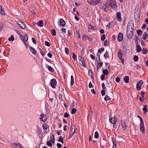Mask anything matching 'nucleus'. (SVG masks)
I'll use <instances>...</instances> for the list:
<instances>
[{"label": "nucleus", "instance_id": "41", "mask_svg": "<svg viewBox=\"0 0 148 148\" xmlns=\"http://www.w3.org/2000/svg\"><path fill=\"white\" fill-rule=\"evenodd\" d=\"M77 110L74 108H73L71 111V113L72 114H74L76 112Z\"/></svg>", "mask_w": 148, "mask_h": 148}, {"label": "nucleus", "instance_id": "20", "mask_svg": "<svg viewBox=\"0 0 148 148\" xmlns=\"http://www.w3.org/2000/svg\"><path fill=\"white\" fill-rule=\"evenodd\" d=\"M140 130L143 134H145V128L144 125H140Z\"/></svg>", "mask_w": 148, "mask_h": 148}, {"label": "nucleus", "instance_id": "23", "mask_svg": "<svg viewBox=\"0 0 148 148\" xmlns=\"http://www.w3.org/2000/svg\"><path fill=\"white\" fill-rule=\"evenodd\" d=\"M139 40V38L137 36H136L135 39V42L136 44V45H139L138 40Z\"/></svg>", "mask_w": 148, "mask_h": 148}, {"label": "nucleus", "instance_id": "7", "mask_svg": "<svg viewBox=\"0 0 148 148\" xmlns=\"http://www.w3.org/2000/svg\"><path fill=\"white\" fill-rule=\"evenodd\" d=\"M114 120L113 121V127L115 129L117 128L118 126V123L117 120L115 117H113Z\"/></svg>", "mask_w": 148, "mask_h": 148}, {"label": "nucleus", "instance_id": "6", "mask_svg": "<svg viewBox=\"0 0 148 148\" xmlns=\"http://www.w3.org/2000/svg\"><path fill=\"white\" fill-rule=\"evenodd\" d=\"M143 84V82L142 80L139 81L136 84V89L137 90H139L141 89V87Z\"/></svg>", "mask_w": 148, "mask_h": 148}, {"label": "nucleus", "instance_id": "15", "mask_svg": "<svg viewBox=\"0 0 148 148\" xmlns=\"http://www.w3.org/2000/svg\"><path fill=\"white\" fill-rule=\"evenodd\" d=\"M66 25L63 19H61L60 20V25L64 27Z\"/></svg>", "mask_w": 148, "mask_h": 148}, {"label": "nucleus", "instance_id": "16", "mask_svg": "<svg viewBox=\"0 0 148 148\" xmlns=\"http://www.w3.org/2000/svg\"><path fill=\"white\" fill-rule=\"evenodd\" d=\"M13 146L15 148H21L22 145L20 143H14Z\"/></svg>", "mask_w": 148, "mask_h": 148}, {"label": "nucleus", "instance_id": "27", "mask_svg": "<svg viewBox=\"0 0 148 148\" xmlns=\"http://www.w3.org/2000/svg\"><path fill=\"white\" fill-rule=\"evenodd\" d=\"M95 26H94L92 25H89V28L88 29V31H89V30L91 29H93L94 30L95 29Z\"/></svg>", "mask_w": 148, "mask_h": 148}, {"label": "nucleus", "instance_id": "25", "mask_svg": "<svg viewBox=\"0 0 148 148\" xmlns=\"http://www.w3.org/2000/svg\"><path fill=\"white\" fill-rule=\"evenodd\" d=\"M148 36V34L147 32H145L143 35L142 38L143 40H145Z\"/></svg>", "mask_w": 148, "mask_h": 148}, {"label": "nucleus", "instance_id": "5", "mask_svg": "<svg viewBox=\"0 0 148 148\" xmlns=\"http://www.w3.org/2000/svg\"><path fill=\"white\" fill-rule=\"evenodd\" d=\"M56 83V79L54 78L51 79L50 82L51 86L53 88H55Z\"/></svg>", "mask_w": 148, "mask_h": 148}, {"label": "nucleus", "instance_id": "8", "mask_svg": "<svg viewBox=\"0 0 148 148\" xmlns=\"http://www.w3.org/2000/svg\"><path fill=\"white\" fill-rule=\"evenodd\" d=\"M17 23L21 28L23 29H25V24L24 23L21 21H18L17 22Z\"/></svg>", "mask_w": 148, "mask_h": 148}, {"label": "nucleus", "instance_id": "11", "mask_svg": "<svg viewBox=\"0 0 148 148\" xmlns=\"http://www.w3.org/2000/svg\"><path fill=\"white\" fill-rule=\"evenodd\" d=\"M20 36L21 37V39L23 41H28V36L27 34H25L23 36L22 35H20Z\"/></svg>", "mask_w": 148, "mask_h": 148}, {"label": "nucleus", "instance_id": "29", "mask_svg": "<svg viewBox=\"0 0 148 148\" xmlns=\"http://www.w3.org/2000/svg\"><path fill=\"white\" fill-rule=\"evenodd\" d=\"M70 132H75V127L73 124L71 125Z\"/></svg>", "mask_w": 148, "mask_h": 148}, {"label": "nucleus", "instance_id": "2", "mask_svg": "<svg viewBox=\"0 0 148 148\" xmlns=\"http://www.w3.org/2000/svg\"><path fill=\"white\" fill-rule=\"evenodd\" d=\"M110 5L112 8L114 10H116L117 8L115 0H110Z\"/></svg>", "mask_w": 148, "mask_h": 148}, {"label": "nucleus", "instance_id": "12", "mask_svg": "<svg viewBox=\"0 0 148 148\" xmlns=\"http://www.w3.org/2000/svg\"><path fill=\"white\" fill-rule=\"evenodd\" d=\"M49 141L51 142L53 144H54L55 143V137L54 135L53 134H52L51 136L49 138Z\"/></svg>", "mask_w": 148, "mask_h": 148}, {"label": "nucleus", "instance_id": "42", "mask_svg": "<svg viewBox=\"0 0 148 148\" xmlns=\"http://www.w3.org/2000/svg\"><path fill=\"white\" fill-rule=\"evenodd\" d=\"M51 142L48 141L47 142L46 145L47 146L49 147H51L52 145V144Z\"/></svg>", "mask_w": 148, "mask_h": 148}, {"label": "nucleus", "instance_id": "61", "mask_svg": "<svg viewBox=\"0 0 148 148\" xmlns=\"http://www.w3.org/2000/svg\"><path fill=\"white\" fill-rule=\"evenodd\" d=\"M3 24L2 23H0V32L1 31L3 28Z\"/></svg>", "mask_w": 148, "mask_h": 148}, {"label": "nucleus", "instance_id": "4", "mask_svg": "<svg viewBox=\"0 0 148 148\" xmlns=\"http://www.w3.org/2000/svg\"><path fill=\"white\" fill-rule=\"evenodd\" d=\"M87 2L89 4L92 5H95L100 2V0H87Z\"/></svg>", "mask_w": 148, "mask_h": 148}, {"label": "nucleus", "instance_id": "59", "mask_svg": "<svg viewBox=\"0 0 148 148\" xmlns=\"http://www.w3.org/2000/svg\"><path fill=\"white\" fill-rule=\"evenodd\" d=\"M115 80L117 82H120V79L119 77H117L116 78Z\"/></svg>", "mask_w": 148, "mask_h": 148}, {"label": "nucleus", "instance_id": "9", "mask_svg": "<svg viewBox=\"0 0 148 148\" xmlns=\"http://www.w3.org/2000/svg\"><path fill=\"white\" fill-rule=\"evenodd\" d=\"M40 121L44 122L47 121V118H46L44 114H40Z\"/></svg>", "mask_w": 148, "mask_h": 148}, {"label": "nucleus", "instance_id": "39", "mask_svg": "<svg viewBox=\"0 0 148 148\" xmlns=\"http://www.w3.org/2000/svg\"><path fill=\"white\" fill-rule=\"evenodd\" d=\"M99 135L98 132L97 131L95 132V133L94 137L96 138H99Z\"/></svg>", "mask_w": 148, "mask_h": 148}, {"label": "nucleus", "instance_id": "10", "mask_svg": "<svg viewBox=\"0 0 148 148\" xmlns=\"http://www.w3.org/2000/svg\"><path fill=\"white\" fill-rule=\"evenodd\" d=\"M121 125L123 130L126 129L127 127V126L126 124L125 121L124 120L121 121Z\"/></svg>", "mask_w": 148, "mask_h": 148}, {"label": "nucleus", "instance_id": "55", "mask_svg": "<svg viewBox=\"0 0 148 148\" xmlns=\"http://www.w3.org/2000/svg\"><path fill=\"white\" fill-rule=\"evenodd\" d=\"M39 49L41 55L42 56H44V53H43V51L40 48H39Z\"/></svg>", "mask_w": 148, "mask_h": 148}, {"label": "nucleus", "instance_id": "40", "mask_svg": "<svg viewBox=\"0 0 148 148\" xmlns=\"http://www.w3.org/2000/svg\"><path fill=\"white\" fill-rule=\"evenodd\" d=\"M75 132H70V135L69 136V138H71L74 135Z\"/></svg>", "mask_w": 148, "mask_h": 148}, {"label": "nucleus", "instance_id": "51", "mask_svg": "<svg viewBox=\"0 0 148 148\" xmlns=\"http://www.w3.org/2000/svg\"><path fill=\"white\" fill-rule=\"evenodd\" d=\"M101 86L103 89V90H106V88L105 86L104 83H103L102 84Z\"/></svg>", "mask_w": 148, "mask_h": 148}, {"label": "nucleus", "instance_id": "26", "mask_svg": "<svg viewBox=\"0 0 148 148\" xmlns=\"http://www.w3.org/2000/svg\"><path fill=\"white\" fill-rule=\"evenodd\" d=\"M109 52L108 51H106L104 54V57L105 59H106L107 58H108L109 57Z\"/></svg>", "mask_w": 148, "mask_h": 148}, {"label": "nucleus", "instance_id": "17", "mask_svg": "<svg viewBox=\"0 0 148 148\" xmlns=\"http://www.w3.org/2000/svg\"><path fill=\"white\" fill-rule=\"evenodd\" d=\"M136 50L138 53L140 52L142 50V48L139 45H136Z\"/></svg>", "mask_w": 148, "mask_h": 148}, {"label": "nucleus", "instance_id": "24", "mask_svg": "<svg viewBox=\"0 0 148 148\" xmlns=\"http://www.w3.org/2000/svg\"><path fill=\"white\" fill-rule=\"evenodd\" d=\"M118 56L119 58L122 57L123 56V53L121 52V50L120 49L118 52Z\"/></svg>", "mask_w": 148, "mask_h": 148}, {"label": "nucleus", "instance_id": "50", "mask_svg": "<svg viewBox=\"0 0 148 148\" xmlns=\"http://www.w3.org/2000/svg\"><path fill=\"white\" fill-rule=\"evenodd\" d=\"M37 133L38 135H40L41 133V130L39 128H38V130L37 131Z\"/></svg>", "mask_w": 148, "mask_h": 148}, {"label": "nucleus", "instance_id": "53", "mask_svg": "<svg viewBox=\"0 0 148 148\" xmlns=\"http://www.w3.org/2000/svg\"><path fill=\"white\" fill-rule=\"evenodd\" d=\"M104 50V49L103 48H101L98 49V53H100L101 51H103Z\"/></svg>", "mask_w": 148, "mask_h": 148}, {"label": "nucleus", "instance_id": "64", "mask_svg": "<svg viewBox=\"0 0 148 148\" xmlns=\"http://www.w3.org/2000/svg\"><path fill=\"white\" fill-rule=\"evenodd\" d=\"M105 75L103 74H102L101 76V79L102 81L104 80V79L105 77Z\"/></svg>", "mask_w": 148, "mask_h": 148}, {"label": "nucleus", "instance_id": "18", "mask_svg": "<svg viewBox=\"0 0 148 148\" xmlns=\"http://www.w3.org/2000/svg\"><path fill=\"white\" fill-rule=\"evenodd\" d=\"M147 108L148 106L146 105H145L143 106V110L144 112V114H146L148 111L147 110Z\"/></svg>", "mask_w": 148, "mask_h": 148}, {"label": "nucleus", "instance_id": "28", "mask_svg": "<svg viewBox=\"0 0 148 148\" xmlns=\"http://www.w3.org/2000/svg\"><path fill=\"white\" fill-rule=\"evenodd\" d=\"M74 83V80L73 77V75L71 76V81L70 84L71 86L73 85Z\"/></svg>", "mask_w": 148, "mask_h": 148}, {"label": "nucleus", "instance_id": "62", "mask_svg": "<svg viewBox=\"0 0 148 148\" xmlns=\"http://www.w3.org/2000/svg\"><path fill=\"white\" fill-rule=\"evenodd\" d=\"M32 40L33 42V43L35 44H36V40L33 38H32Z\"/></svg>", "mask_w": 148, "mask_h": 148}, {"label": "nucleus", "instance_id": "31", "mask_svg": "<svg viewBox=\"0 0 148 148\" xmlns=\"http://www.w3.org/2000/svg\"><path fill=\"white\" fill-rule=\"evenodd\" d=\"M47 68L49 71L51 72H53L54 71L53 69L50 66H48Z\"/></svg>", "mask_w": 148, "mask_h": 148}, {"label": "nucleus", "instance_id": "30", "mask_svg": "<svg viewBox=\"0 0 148 148\" xmlns=\"http://www.w3.org/2000/svg\"><path fill=\"white\" fill-rule=\"evenodd\" d=\"M104 99L106 101H108L111 99V98L108 95H106L105 96V97L104 98Z\"/></svg>", "mask_w": 148, "mask_h": 148}, {"label": "nucleus", "instance_id": "60", "mask_svg": "<svg viewBox=\"0 0 148 148\" xmlns=\"http://www.w3.org/2000/svg\"><path fill=\"white\" fill-rule=\"evenodd\" d=\"M141 96L143 97V98H144V95H145V92H144L143 91H142L141 92Z\"/></svg>", "mask_w": 148, "mask_h": 148}, {"label": "nucleus", "instance_id": "54", "mask_svg": "<svg viewBox=\"0 0 148 148\" xmlns=\"http://www.w3.org/2000/svg\"><path fill=\"white\" fill-rule=\"evenodd\" d=\"M105 90H102L101 91V93L102 96H104L105 94L106 93L105 92Z\"/></svg>", "mask_w": 148, "mask_h": 148}, {"label": "nucleus", "instance_id": "44", "mask_svg": "<svg viewBox=\"0 0 148 148\" xmlns=\"http://www.w3.org/2000/svg\"><path fill=\"white\" fill-rule=\"evenodd\" d=\"M109 44V42L107 40H106L104 41V45L105 46H108Z\"/></svg>", "mask_w": 148, "mask_h": 148}, {"label": "nucleus", "instance_id": "47", "mask_svg": "<svg viewBox=\"0 0 148 148\" xmlns=\"http://www.w3.org/2000/svg\"><path fill=\"white\" fill-rule=\"evenodd\" d=\"M0 13L2 15H4L5 14L4 10H3L2 9L0 10Z\"/></svg>", "mask_w": 148, "mask_h": 148}, {"label": "nucleus", "instance_id": "43", "mask_svg": "<svg viewBox=\"0 0 148 148\" xmlns=\"http://www.w3.org/2000/svg\"><path fill=\"white\" fill-rule=\"evenodd\" d=\"M138 60V57L137 56L135 55L133 58V60L135 62H136Z\"/></svg>", "mask_w": 148, "mask_h": 148}, {"label": "nucleus", "instance_id": "36", "mask_svg": "<svg viewBox=\"0 0 148 148\" xmlns=\"http://www.w3.org/2000/svg\"><path fill=\"white\" fill-rule=\"evenodd\" d=\"M140 117V125H144L143 121L142 118L139 116H138V117Z\"/></svg>", "mask_w": 148, "mask_h": 148}, {"label": "nucleus", "instance_id": "21", "mask_svg": "<svg viewBox=\"0 0 148 148\" xmlns=\"http://www.w3.org/2000/svg\"><path fill=\"white\" fill-rule=\"evenodd\" d=\"M30 50L31 52L34 55H35L36 53V51L35 49L33 47H29Z\"/></svg>", "mask_w": 148, "mask_h": 148}, {"label": "nucleus", "instance_id": "3", "mask_svg": "<svg viewBox=\"0 0 148 148\" xmlns=\"http://www.w3.org/2000/svg\"><path fill=\"white\" fill-rule=\"evenodd\" d=\"M78 58L79 61V63L80 64L84 67L86 68L87 66L85 64L84 58L80 56H78Z\"/></svg>", "mask_w": 148, "mask_h": 148}, {"label": "nucleus", "instance_id": "1", "mask_svg": "<svg viewBox=\"0 0 148 148\" xmlns=\"http://www.w3.org/2000/svg\"><path fill=\"white\" fill-rule=\"evenodd\" d=\"M134 24L132 21H129L127 28V37L128 39L132 37L134 33Z\"/></svg>", "mask_w": 148, "mask_h": 148}, {"label": "nucleus", "instance_id": "35", "mask_svg": "<svg viewBox=\"0 0 148 148\" xmlns=\"http://www.w3.org/2000/svg\"><path fill=\"white\" fill-rule=\"evenodd\" d=\"M147 49L146 48H143L142 50V53L144 54H145L147 53Z\"/></svg>", "mask_w": 148, "mask_h": 148}, {"label": "nucleus", "instance_id": "45", "mask_svg": "<svg viewBox=\"0 0 148 148\" xmlns=\"http://www.w3.org/2000/svg\"><path fill=\"white\" fill-rule=\"evenodd\" d=\"M65 51L67 55H68L69 53V49L65 47Z\"/></svg>", "mask_w": 148, "mask_h": 148}, {"label": "nucleus", "instance_id": "48", "mask_svg": "<svg viewBox=\"0 0 148 148\" xmlns=\"http://www.w3.org/2000/svg\"><path fill=\"white\" fill-rule=\"evenodd\" d=\"M88 37L86 35H83L82 36V38L84 40H86L88 39Z\"/></svg>", "mask_w": 148, "mask_h": 148}, {"label": "nucleus", "instance_id": "32", "mask_svg": "<svg viewBox=\"0 0 148 148\" xmlns=\"http://www.w3.org/2000/svg\"><path fill=\"white\" fill-rule=\"evenodd\" d=\"M137 34L138 35H141L143 33L142 31L140 29L137 30L136 31Z\"/></svg>", "mask_w": 148, "mask_h": 148}, {"label": "nucleus", "instance_id": "19", "mask_svg": "<svg viewBox=\"0 0 148 148\" xmlns=\"http://www.w3.org/2000/svg\"><path fill=\"white\" fill-rule=\"evenodd\" d=\"M37 24L40 27H42L43 26V21L42 20H40L37 22Z\"/></svg>", "mask_w": 148, "mask_h": 148}, {"label": "nucleus", "instance_id": "56", "mask_svg": "<svg viewBox=\"0 0 148 148\" xmlns=\"http://www.w3.org/2000/svg\"><path fill=\"white\" fill-rule=\"evenodd\" d=\"M69 116V114L66 112H65L64 115V116L65 118H67Z\"/></svg>", "mask_w": 148, "mask_h": 148}, {"label": "nucleus", "instance_id": "57", "mask_svg": "<svg viewBox=\"0 0 148 148\" xmlns=\"http://www.w3.org/2000/svg\"><path fill=\"white\" fill-rule=\"evenodd\" d=\"M89 73H89H90V75L91 76H93V72L92 70L90 69L88 71Z\"/></svg>", "mask_w": 148, "mask_h": 148}, {"label": "nucleus", "instance_id": "46", "mask_svg": "<svg viewBox=\"0 0 148 148\" xmlns=\"http://www.w3.org/2000/svg\"><path fill=\"white\" fill-rule=\"evenodd\" d=\"M106 39V36L105 34L102 35L101 36V40L102 41H104Z\"/></svg>", "mask_w": 148, "mask_h": 148}, {"label": "nucleus", "instance_id": "22", "mask_svg": "<svg viewBox=\"0 0 148 148\" xmlns=\"http://www.w3.org/2000/svg\"><path fill=\"white\" fill-rule=\"evenodd\" d=\"M123 79L125 83H128L129 82V77L127 76H125V77Z\"/></svg>", "mask_w": 148, "mask_h": 148}, {"label": "nucleus", "instance_id": "34", "mask_svg": "<svg viewBox=\"0 0 148 148\" xmlns=\"http://www.w3.org/2000/svg\"><path fill=\"white\" fill-rule=\"evenodd\" d=\"M14 40V36L12 35L8 39V40L10 41H13Z\"/></svg>", "mask_w": 148, "mask_h": 148}, {"label": "nucleus", "instance_id": "63", "mask_svg": "<svg viewBox=\"0 0 148 148\" xmlns=\"http://www.w3.org/2000/svg\"><path fill=\"white\" fill-rule=\"evenodd\" d=\"M58 97H59V99H60L61 100H62V94L60 93H59L58 95Z\"/></svg>", "mask_w": 148, "mask_h": 148}, {"label": "nucleus", "instance_id": "38", "mask_svg": "<svg viewBox=\"0 0 148 148\" xmlns=\"http://www.w3.org/2000/svg\"><path fill=\"white\" fill-rule=\"evenodd\" d=\"M51 34L53 36H56V31L54 29H53L51 30Z\"/></svg>", "mask_w": 148, "mask_h": 148}, {"label": "nucleus", "instance_id": "37", "mask_svg": "<svg viewBox=\"0 0 148 148\" xmlns=\"http://www.w3.org/2000/svg\"><path fill=\"white\" fill-rule=\"evenodd\" d=\"M103 75H108V70L107 69L103 70Z\"/></svg>", "mask_w": 148, "mask_h": 148}, {"label": "nucleus", "instance_id": "33", "mask_svg": "<svg viewBox=\"0 0 148 148\" xmlns=\"http://www.w3.org/2000/svg\"><path fill=\"white\" fill-rule=\"evenodd\" d=\"M63 139L64 138L63 137H62L61 136H60L59 137V138L58 140V141L59 142H61V143H63Z\"/></svg>", "mask_w": 148, "mask_h": 148}, {"label": "nucleus", "instance_id": "14", "mask_svg": "<svg viewBox=\"0 0 148 148\" xmlns=\"http://www.w3.org/2000/svg\"><path fill=\"white\" fill-rule=\"evenodd\" d=\"M116 17L119 21H121L122 20L121 17V13L120 12H118L116 14Z\"/></svg>", "mask_w": 148, "mask_h": 148}, {"label": "nucleus", "instance_id": "49", "mask_svg": "<svg viewBox=\"0 0 148 148\" xmlns=\"http://www.w3.org/2000/svg\"><path fill=\"white\" fill-rule=\"evenodd\" d=\"M72 57H73V59H74V61H75V59H76V58H77V56H76L75 55V53H73V56H72Z\"/></svg>", "mask_w": 148, "mask_h": 148}, {"label": "nucleus", "instance_id": "13", "mask_svg": "<svg viewBox=\"0 0 148 148\" xmlns=\"http://www.w3.org/2000/svg\"><path fill=\"white\" fill-rule=\"evenodd\" d=\"M118 40L119 41H121L123 38V34L121 32H119L118 34Z\"/></svg>", "mask_w": 148, "mask_h": 148}, {"label": "nucleus", "instance_id": "58", "mask_svg": "<svg viewBox=\"0 0 148 148\" xmlns=\"http://www.w3.org/2000/svg\"><path fill=\"white\" fill-rule=\"evenodd\" d=\"M45 44L48 47H49L50 45V43L47 41L45 42Z\"/></svg>", "mask_w": 148, "mask_h": 148}, {"label": "nucleus", "instance_id": "52", "mask_svg": "<svg viewBox=\"0 0 148 148\" xmlns=\"http://www.w3.org/2000/svg\"><path fill=\"white\" fill-rule=\"evenodd\" d=\"M42 127L44 130H47V126L45 124L42 125Z\"/></svg>", "mask_w": 148, "mask_h": 148}]
</instances>
